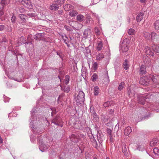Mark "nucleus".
I'll return each mask as SVG.
<instances>
[{
	"label": "nucleus",
	"instance_id": "1",
	"mask_svg": "<svg viewBox=\"0 0 159 159\" xmlns=\"http://www.w3.org/2000/svg\"><path fill=\"white\" fill-rule=\"evenodd\" d=\"M139 83L143 85H148L152 84L154 88H159V84L155 77L152 75L144 76L140 79Z\"/></svg>",
	"mask_w": 159,
	"mask_h": 159
},
{
	"label": "nucleus",
	"instance_id": "2",
	"mask_svg": "<svg viewBox=\"0 0 159 159\" xmlns=\"http://www.w3.org/2000/svg\"><path fill=\"white\" fill-rule=\"evenodd\" d=\"M74 99L77 105L79 106L83 104L85 100L84 93L82 91H79L78 94Z\"/></svg>",
	"mask_w": 159,
	"mask_h": 159
},
{
	"label": "nucleus",
	"instance_id": "3",
	"mask_svg": "<svg viewBox=\"0 0 159 159\" xmlns=\"http://www.w3.org/2000/svg\"><path fill=\"white\" fill-rule=\"evenodd\" d=\"M150 97L149 94H144L143 95H139L138 96V99L139 103L142 105H144L145 102H148Z\"/></svg>",
	"mask_w": 159,
	"mask_h": 159
},
{
	"label": "nucleus",
	"instance_id": "4",
	"mask_svg": "<svg viewBox=\"0 0 159 159\" xmlns=\"http://www.w3.org/2000/svg\"><path fill=\"white\" fill-rule=\"evenodd\" d=\"M129 41L128 39H124L121 45V49L123 52H127L129 49Z\"/></svg>",
	"mask_w": 159,
	"mask_h": 159
},
{
	"label": "nucleus",
	"instance_id": "5",
	"mask_svg": "<svg viewBox=\"0 0 159 159\" xmlns=\"http://www.w3.org/2000/svg\"><path fill=\"white\" fill-rule=\"evenodd\" d=\"M36 109V108H34L31 111V118H30V126L31 128H34V125L33 121H34L36 119L35 116Z\"/></svg>",
	"mask_w": 159,
	"mask_h": 159
},
{
	"label": "nucleus",
	"instance_id": "6",
	"mask_svg": "<svg viewBox=\"0 0 159 159\" xmlns=\"http://www.w3.org/2000/svg\"><path fill=\"white\" fill-rule=\"evenodd\" d=\"M39 149L41 151L45 152L48 149L50 146L49 145L42 143V141L40 140H39Z\"/></svg>",
	"mask_w": 159,
	"mask_h": 159
},
{
	"label": "nucleus",
	"instance_id": "7",
	"mask_svg": "<svg viewBox=\"0 0 159 159\" xmlns=\"http://www.w3.org/2000/svg\"><path fill=\"white\" fill-rule=\"evenodd\" d=\"M61 122L62 120L61 117L58 116H56L52 120V123L58 126L60 125V123Z\"/></svg>",
	"mask_w": 159,
	"mask_h": 159
},
{
	"label": "nucleus",
	"instance_id": "8",
	"mask_svg": "<svg viewBox=\"0 0 159 159\" xmlns=\"http://www.w3.org/2000/svg\"><path fill=\"white\" fill-rule=\"evenodd\" d=\"M90 111L94 118L96 120H98V116L95 112L94 107L92 106H91L90 107Z\"/></svg>",
	"mask_w": 159,
	"mask_h": 159
},
{
	"label": "nucleus",
	"instance_id": "9",
	"mask_svg": "<svg viewBox=\"0 0 159 159\" xmlns=\"http://www.w3.org/2000/svg\"><path fill=\"white\" fill-rule=\"evenodd\" d=\"M18 16L20 19L21 22L23 25L26 23L28 19L27 17L24 14H19Z\"/></svg>",
	"mask_w": 159,
	"mask_h": 159
},
{
	"label": "nucleus",
	"instance_id": "10",
	"mask_svg": "<svg viewBox=\"0 0 159 159\" xmlns=\"http://www.w3.org/2000/svg\"><path fill=\"white\" fill-rule=\"evenodd\" d=\"M45 36V34L43 33H39L36 34L34 36V39L36 40H40Z\"/></svg>",
	"mask_w": 159,
	"mask_h": 159
},
{
	"label": "nucleus",
	"instance_id": "11",
	"mask_svg": "<svg viewBox=\"0 0 159 159\" xmlns=\"http://www.w3.org/2000/svg\"><path fill=\"white\" fill-rule=\"evenodd\" d=\"M139 71V74L141 75L145 74L146 72V69L145 66L143 65L141 66Z\"/></svg>",
	"mask_w": 159,
	"mask_h": 159
},
{
	"label": "nucleus",
	"instance_id": "12",
	"mask_svg": "<svg viewBox=\"0 0 159 159\" xmlns=\"http://www.w3.org/2000/svg\"><path fill=\"white\" fill-rule=\"evenodd\" d=\"M70 138V140L73 142L76 143L79 141V138L77 137V135L74 134H72Z\"/></svg>",
	"mask_w": 159,
	"mask_h": 159
},
{
	"label": "nucleus",
	"instance_id": "13",
	"mask_svg": "<svg viewBox=\"0 0 159 159\" xmlns=\"http://www.w3.org/2000/svg\"><path fill=\"white\" fill-rule=\"evenodd\" d=\"M145 51L148 55L151 56H154V53L148 47H146L145 48Z\"/></svg>",
	"mask_w": 159,
	"mask_h": 159
},
{
	"label": "nucleus",
	"instance_id": "14",
	"mask_svg": "<svg viewBox=\"0 0 159 159\" xmlns=\"http://www.w3.org/2000/svg\"><path fill=\"white\" fill-rule=\"evenodd\" d=\"M59 5H58L55 2L52 4L51 5L50 7V9L51 10L56 11L59 8Z\"/></svg>",
	"mask_w": 159,
	"mask_h": 159
},
{
	"label": "nucleus",
	"instance_id": "15",
	"mask_svg": "<svg viewBox=\"0 0 159 159\" xmlns=\"http://www.w3.org/2000/svg\"><path fill=\"white\" fill-rule=\"evenodd\" d=\"M98 140L99 143H101L104 139V136L102 134L98 133L97 134Z\"/></svg>",
	"mask_w": 159,
	"mask_h": 159
},
{
	"label": "nucleus",
	"instance_id": "16",
	"mask_svg": "<svg viewBox=\"0 0 159 159\" xmlns=\"http://www.w3.org/2000/svg\"><path fill=\"white\" fill-rule=\"evenodd\" d=\"M159 140L157 139H153L150 142V146L153 147L156 146L159 143Z\"/></svg>",
	"mask_w": 159,
	"mask_h": 159
},
{
	"label": "nucleus",
	"instance_id": "17",
	"mask_svg": "<svg viewBox=\"0 0 159 159\" xmlns=\"http://www.w3.org/2000/svg\"><path fill=\"white\" fill-rule=\"evenodd\" d=\"M132 130L131 127L129 126L126 127L124 130L125 134L126 136L129 135L131 132Z\"/></svg>",
	"mask_w": 159,
	"mask_h": 159
},
{
	"label": "nucleus",
	"instance_id": "18",
	"mask_svg": "<svg viewBox=\"0 0 159 159\" xmlns=\"http://www.w3.org/2000/svg\"><path fill=\"white\" fill-rule=\"evenodd\" d=\"M91 33V30L89 29H85L83 35L84 37L85 38H87L88 36Z\"/></svg>",
	"mask_w": 159,
	"mask_h": 159
},
{
	"label": "nucleus",
	"instance_id": "19",
	"mask_svg": "<svg viewBox=\"0 0 159 159\" xmlns=\"http://www.w3.org/2000/svg\"><path fill=\"white\" fill-rule=\"evenodd\" d=\"M144 14L142 12L139 13L137 16L136 19L137 22H140L143 19Z\"/></svg>",
	"mask_w": 159,
	"mask_h": 159
},
{
	"label": "nucleus",
	"instance_id": "20",
	"mask_svg": "<svg viewBox=\"0 0 159 159\" xmlns=\"http://www.w3.org/2000/svg\"><path fill=\"white\" fill-rule=\"evenodd\" d=\"M103 47V44L102 41H98L97 43L96 48L98 51H100Z\"/></svg>",
	"mask_w": 159,
	"mask_h": 159
},
{
	"label": "nucleus",
	"instance_id": "21",
	"mask_svg": "<svg viewBox=\"0 0 159 159\" xmlns=\"http://www.w3.org/2000/svg\"><path fill=\"white\" fill-rule=\"evenodd\" d=\"M84 52L85 56L88 57L91 56V51L88 47L86 48L84 51Z\"/></svg>",
	"mask_w": 159,
	"mask_h": 159
},
{
	"label": "nucleus",
	"instance_id": "22",
	"mask_svg": "<svg viewBox=\"0 0 159 159\" xmlns=\"http://www.w3.org/2000/svg\"><path fill=\"white\" fill-rule=\"evenodd\" d=\"M114 102L112 101H108L107 102H105L103 105V106L105 107H106L111 106V104H113Z\"/></svg>",
	"mask_w": 159,
	"mask_h": 159
},
{
	"label": "nucleus",
	"instance_id": "23",
	"mask_svg": "<svg viewBox=\"0 0 159 159\" xmlns=\"http://www.w3.org/2000/svg\"><path fill=\"white\" fill-rule=\"evenodd\" d=\"M99 89L98 86H96L94 87L93 89V93L95 96L98 95L99 93Z\"/></svg>",
	"mask_w": 159,
	"mask_h": 159
},
{
	"label": "nucleus",
	"instance_id": "24",
	"mask_svg": "<svg viewBox=\"0 0 159 159\" xmlns=\"http://www.w3.org/2000/svg\"><path fill=\"white\" fill-rule=\"evenodd\" d=\"M76 19L78 21L82 22L84 20V17L82 15H79L77 16Z\"/></svg>",
	"mask_w": 159,
	"mask_h": 159
},
{
	"label": "nucleus",
	"instance_id": "25",
	"mask_svg": "<svg viewBox=\"0 0 159 159\" xmlns=\"http://www.w3.org/2000/svg\"><path fill=\"white\" fill-rule=\"evenodd\" d=\"M92 142V144L95 148H97L98 147V143L96 139L94 138L93 139H92L90 141Z\"/></svg>",
	"mask_w": 159,
	"mask_h": 159
},
{
	"label": "nucleus",
	"instance_id": "26",
	"mask_svg": "<svg viewBox=\"0 0 159 159\" xmlns=\"http://www.w3.org/2000/svg\"><path fill=\"white\" fill-rule=\"evenodd\" d=\"M77 14V11L75 10H72L69 12V15L71 17L75 16Z\"/></svg>",
	"mask_w": 159,
	"mask_h": 159
},
{
	"label": "nucleus",
	"instance_id": "27",
	"mask_svg": "<svg viewBox=\"0 0 159 159\" xmlns=\"http://www.w3.org/2000/svg\"><path fill=\"white\" fill-rule=\"evenodd\" d=\"M136 150L143 151L144 150V148L143 146L140 144H138L136 146Z\"/></svg>",
	"mask_w": 159,
	"mask_h": 159
},
{
	"label": "nucleus",
	"instance_id": "28",
	"mask_svg": "<svg viewBox=\"0 0 159 159\" xmlns=\"http://www.w3.org/2000/svg\"><path fill=\"white\" fill-rule=\"evenodd\" d=\"M104 58V55L102 53H100L97 56L96 58L98 61H100Z\"/></svg>",
	"mask_w": 159,
	"mask_h": 159
},
{
	"label": "nucleus",
	"instance_id": "29",
	"mask_svg": "<svg viewBox=\"0 0 159 159\" xmlns=\"http://www.w3.org/2000/svg\"><path fill=\"white\" fill-rule=\"evenodd\" d=\"M154 26L156 30H159V20L156 21L154 24Z\"/></svg>",
	"mask_w": 159,
	"mask_h": 159
},
{
	"label": "nucleus",
	"instance_id": "30",
	"mask_svg": "<svg viewBox=\"0 0 159 159\" xmlns=\"http://www.w3.org/2000/svg\"><path fill=\"white\" fill-rule=\"evenodd\" d=\"M143 36L148 39L150 38V34L149 33L146 31H144L143 32Z\"/></svg>",
	"mask_w": 159,
	"mask_h": 159
},
{
	"label": "nucleus",
	"instance_id": "31",
	"mask_svg": "<svg viewBox=\"0 0 159 159\" xmlns=\"http://www.w3.org/2000/svg\"><path fill=\"white\" fill-rule=\"evenodd\" d=\"M123 67L126 70H127L129 68V66L126 60H125L124 62Z\"/></svg>",
	"mask_w": 159,
	"mask_h": 159
},
{
	"label": "nucleus",
	"instance_id": "32",
	"mask_svg": "<svg viewBox=\"0 0 159 159\" xmlns=\"http://www.w3.org/2000/svg\"><path fill=\"white\" fill-rule=\"evenodd\" d=\"M125 84L124 82L120 83L118 87V89L119 90L121 91L124 88Z\"/></svg>",
	"mask_w": 159,
	"mask_h": 159
},
{
	"label": "nucleus",
	"instance_id": "33",
	"mask_svg": "<svg viewBox=\"0 0 159 159\" xmlns=\"http://www.w3.org/2000/svg\"><path fill=\"white\" fill-rule=\"evenodd\" d=\"M122 152L124 154L125 156H127L128 155V153L127 152V148L126 147L125 145H123L122 146Z\"/></svg>",
	"mask_w": 159,
	"mask_h": 159
},
{
	"label": "nucleus",
	"instance_id": "34",
	"mask_svg": "<svg viewBox=\"0 0 159 159\" xmlns=\"http://www.w3.org/2000/svg\"><path fill=\"white\" fill-rule=\"evenodd\" d=\"M128 33L130 35H132L134 34L135 33V30L133 29H130L128 30Z\"/></svg>",
	"mask_w": 159,
	"mask_h": 159
},
{
	"label": "nucleus",
	"instance_id": "35",
	"mask_svg": "<svg viewBox=\"0 0 159 159\" xmlns=\"http://www.w3.org/2000/svg\"><path fill=\"white\" fill-rule=\"evenodd\" d=\"M51 110L52 111L51 115L53 116V115L56 114L57 111V109L54 107H51L50 108Z\"/></svg>",
	"mask_w": 159,
	"mask_h": 159
},
{
	"label": "nucleus",
	"instance_id": "36",
	"mask_svg": "<svg viewBox=\"0 0 159 159\" xmlns=\"http://www.w3.org/2000/svg\"><path fill=\"white\" fill-rule=\"evenodd\" d=\"M70 76L69 75H67L65 77V84L66 85H67L69 81L70 80Z\"/></svg>",
	"mask_w": 159,
	"mask_h": 159
},
{
	"label": "nucleus",
	"instance_id": "37",
	"mask_svg": "<svg viewBox=\"0 0 159 159\" xmlns=\"http://www.w3.org/2000/svg\"><path fill=\"white\" fill-rule=\"evenodd\" d=\"M64 0H55V2L57 3L58 5L61 6V5L63 4L64 2Z\"/></svg>",
	"mask_w": 159,
	"mask_h": 159
},
{
	"label": "nucleus",
	"instance_id": "38",
	"mask_svg": "<svg viewBox=\"0 0 159 159\" xmlns=\"http://www.w3.org/2000/svg\"><path fill=\"white\" fill-rule=\"evenodd\" d=\"M98 79V75L94 73L92 76V80L93 81H95Z\"/></svg>",
	"mask_w": 159,
	"mask_h": 159
},
{
	"label": "nucleus",
	"instance_id": "39",
	"mask_svg": "<svg viewBox=\"0 0 159 159\" xmlns=\"http://www.w3.org/2000/svg\"><path fill=\"white\" fill-rule=\"evenodd\" d=\"M71 7V5L69 4H66L64 7V9L66 11H67L69 10V9Z\"/></svg>",
	"mask_w": 159,
	"mask_h": 159
},
{
	"label": "nucleus",
	"instance_id": "40",
	"mask_svg": "<svg viewBox=\"0 0 159 159\" xmlns=\"http://www.w3.org/2000/svg\"><path fill=\"white\" fill-rule=\"evenodd\" d=\"M62 39L64 41V42L66 44H67L68 42V39L66 35H65L62 36Z\"/></svg>",
	"mask_w": 159,
	"mask_h": 159
},
{
	"label": "nucleus",
	"instance_id": "41",
	"mask_svg": "<svg viewBox=\"0 0 159 159\" xmlns=\"http://www.w3.org/2000/svg\"><path fill=\"white\" fill-rule=\"evenodd\" d=\"M153 152L155 155H159V150L157 148H154L153 149Z\"/></svg>",
	"mask_w": 159,
	"mask_h": 159
},
{
	"label": "nucleus",
	"instance_id": "42",
	"mask_svg": "<svg viewBox=\"0 0 159 159\" xmlns=\"http://www.w3.org/2000/svg\"><path fill=\"white\" fill-rule=\"evenodd\" d=\"M153 51L159 53V47L155 46L153 47Z\"/></svg>",
	"mask_w": 159,
	"mask_h": 159
},
{
	"label": "nucleus",
	"instance_id": "43",
	"mask_svg": "<svg viewBox=\"0 0 159 159\" xmlns=\"http://www.w3.org/2000/svg\"><path fill=\"white\" fill-rule=\"evenodd\" d=\"M16 16L14 14H13L11 19V21L12 23L14 24L16 23Z\"/></svg>",
	"mask_w": 159,
	"mask_h": 159
},
{
	"label": "nucleus",
	"instance_id": "44",
	"mask_svg": "<svg viewBox=\"0 0 159 159\" xmlns=\"http://www.w3.org/2000/svg\"><path fill=\"white\" fill-rule=\"evenodd\" d=\"M107 134L109 135L110 139L112 138V135L111 134V130L109 128H107L106 130Z\"/></svg>",
	"mask_w": 159,
	"mask_h": 159
},
{
	"label": "nucleus",
	"instance_id": "45",
	"mask_svg": "<svg viewBox=\"0 0 159 159\" xmlns=\"http://www.w3.org/2000/svg\"><path fill=\"white\" fill-rule=\"evenodd\" d=\"M77 137L79 138V140H80L81 138L84 139L85 137L84 135L83 134L79 133L77 134Z\"/></svg>",
	"mask_w": 159,
	"mask_h": 159
},
{
	"label": "nucleus",
	"instance_id": "46",
	"mask_svg": "<svg viewBox=\"0 0 159 159\" xmlns=\"http://www.w3.org/2000/svg\"><path fill=\"white\" fill-rule=\"evenodd\" d=\"M1 3L2 6V9H3L4 5H7L8 4L7 2L5 0H2L1 2Z\"/></svg>",
	"mask_w": 159,
	"mask_h": 159
},
{
	"label": "nucleus",
	"instance_id": "47",
	"mask_svg": "<svg viewBox=\"0 0 159 159\" xmlns=\"http://www.w3.org/2000/svg\"><path fill=\"white\" fill-rule=\"evenodd\" d=\"M151 36V39L152 40L155 38V37L157 36V34L155 33L152 32Z\"/></svg>",
	"mask_w": 159,
	"mask_h": 159
},
{
	"label": "nucleus",
	"instance_id": "48",
	"mask_svg": "<svg viewBox=\"0 0 159 159\" xmlns=\"http://www.w3.org/2000/svg\"><path fill=\"white\" fill-rule=\"evenodd\" d=\"M70 87L69 85L67 86H65L64 89V91L66 93H68L70 91Z\"/></svg>",
	"mask_w": 159,
	"mask_h": 159
},
{
	"label": "nucleus",
	"instance_id": "49",
	"mask_svg": "<svg viewBox=\"0 0 159 159\" xmlns=\"http://www.w3.org/2000/svg\"><path fill=\"white\" fill-rule=\"evenodd\" d=\"M10 98L7 97L6 96L4 95V101L5 102H9Z\"/></svg>",
	"mask_w": 159,
	"mask_h": 159
},
{
	"label": "nucleus",
	"instance_id": "50",
	"mask_svg": "<svg viewBox=\"0 0 159 159\" xmlns=\"http://www.w3.org/2000/svg\"><path fill=\"white\" fill-rule=\"evenodd\" d=\"M5 28L4 25H0V31H2Z\"/></svg>",
	"mask_w": 159,
	"mask_h": 159
},
{
	"label": "nucleus",
	"instance_id": "51",
	"mask_svg": "<svg viewBox=\"0 0 159 159\" xmlns=\"http://www.w3.org/2000/svg\"><path fill=\"white\" fill-rule=\"evenodd\" d=\"M95 32L96 34L97 35H99L100 34V31L98 28L95 29Z\"/></svg>",
	"mask_w": 159,
	"mask_h": 159
},
{
	"label": "nucleus",
	"instance_id": "52",
	"mask_svg": "<svg viewBox=\"0 0 159 159\" xmlns=\"http://www.w3.org/2000/svg\"><path fill=\"white\" fill-rule=\"evenodd\" d=\"M35 137V136H34L33 135H31L30 140H31V141L33 143H34V142Z\"/></svg>",
	"mask_w": 159,
	"mask_h": 159
},
{
	"label": "nucleus",
	"instance_id": "53",
	"mask_svg": "<svg viewBox=\"0 0 159 159\" xmlns=\"http://www.w3.org/2000/svg\"><path fill=\"white\" fill-rule=\"evenodd\" d=\"M88 136L89 139H90V141L91 140V139H94V137L93 135V134H92V133H91L88 135Z\"/></svg>",
	"mask_w": 159,
	"mask_h": 159
},
{
	"label": "nucleus",
	"instance_id": "54",
	"mask_svg": "<svg viewBox=\"0 0 159 159\" xmlns=\"http://www.w3.org/2000/svg\"><path fill=\"white\" fill-rule=\"evenodd\" d=\"M63 72L62 71H60L59 75L58 76V77L60 79V81H61L60 76H63V75H64L63 74Z\"/></svg>",
	"mask_w": 159,
	"mask_h": 159
},
{
	"label": "nucleus",
	"instance_id": "55",
	"mask_svg": "<svg viewBox=\"0 0 159 159\" xmlns=\"http://www.w3.org/2000/svg\"><path fill=\"white\" fill-rule=\"evenodd\" d=\"M28 16L30 17H34L35 16V14L34 13H28L27 14Z\"/></svg>",
	"mask_w": 159,
	"mask_h": 159
},
{
	"label": "nucleus",
	"instance_id": "56",
	"mask_svg": "<svg viewBox=\"0 0 159 159\" xmlns=\"http://www.w3.org/2000/svg\"><path fill=\"white\" fill-rule=\"evenodd\" d=\"M98 64L96 62H95L93 64V69L94 70L96 69L97 68Z\"/></svg>",
	"mask_w": 159,
	"mask_h": 159
},
{
	"label": "nucleus",
	"instance_id": "57",
	"mask_svg": "<svg viewBox=\"0 0 159 159\" xmlns=\"http://www.w3.org/2000/svg\"><path fill=\"white\" fill-rule=\"evenodd\" d=\"M23 2L26 4L27 5H28L29 4V2L28 0H23Z\"/></svg>",
	"mask_w": 159,
	"mask_h": 159
},
{
	"label": "nucleus",
	"instance_id": "58",
	"mask_svg": "<svg viewBox=\"0 0 159 159\" xmlns=\"http://www.w3.org/2000/svg\"><path fill=\"white\" fill-rule=\"evenodd\" d=\"M65 28L68 31H69L70 30V28L68 26L65 25Z\"/></svg>",
	"mask_w": 159,
	"mask_h": 159
},
{
	"label": "nucleus",
	"instance_id": "59",
	"mask_svg": "<svg viewBox=\"0 0 159 159\" xmlns=\"http://www.w3.org/2000/svg\"><path fill=\"white\" fill-rule=\"evenodd\" d=\"M86 72L85 71H83L82 72L81 75L84 78V77H85L86 76Z\"/></svg>",
	"mask_w": 159,
	"mask_h": 159
},
{
	"label": "nucleus",
	"instance_id": "60",
	"mask_svg": "<svg viewBox=\"0 0 159 159\" xmlns=\"http://www.w3.org/2000/svg\"><path fill=\"white\" fill-rule=\"evenodd\" d=\"M0 9H1V10L0 11V15L1 16L3 15L4 14V12L2 11V10L3 9H2V8H1Z\"/></svg>",
	"mask_w": 159,
	"mask_h": 159
},
{
	"label": "nucleus",
	"instance_id": "61",
	"mask_svg": "<svg viewBox=\"0 0 159 159\" xmlns=\"http://www.w3.org/2000/svg\"><path fill=\"white\" fill-rule=\"evenodd\" d=\"M109 113L110 114L112 115L114 113V111L113 110L111 109L109 111Z\"/></svg>",
	"mask_w": 159,
	"mask_h": 159
},
{
	"label": "nucleus",
	"instance_id": "62",
	"mask_svg": "<svg viewBox=\"0 0 159 159\" xmlns=\"http://www.w3.org/2000/svg\"><path fill=\"white\" fill-rule=\"evenodd\" d=\"M62 12L63 11L61 10L58 11V14L60 15H61Z\"/></svg>",
	"mask_w": 159,
	"mask_h": 159
},
{
	"label": "nucleus",
	"instance_id": "63",
	"mask_svg": "<svg viewBox=\"0 0 159 159\" xmlns=\"http://www.w3.org/2000/svg\"><path fill=\"white\" fill-rule=\"evenodd\" d=\"M141 3H145L146 2V0H139Z\"/></svg>",
	"mask_w": 159,
	"mask_h": 159
},
{
	"label": "nucleus",
	"instance_id": "64",
	"mask_svg": "<svg viewBox=\"0 0 159 159\" xmlns=\"http://www.w3.org/2000/svg\"><path fill=\"white\" fill-rule=\"evenodd\" d=\"M127 20L129 23H130V19L129 17L127 18Z\"/></svg>",
	"mask_w": 159,
	"mask_h": 159
}]
</instances>
